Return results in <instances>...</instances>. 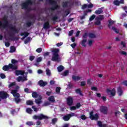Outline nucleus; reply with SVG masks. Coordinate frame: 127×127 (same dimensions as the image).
I'll return each mask as SVG.
<instances>
[{
  "label": "nucleus",
  "mask_w": 127,
  "mask_h": 127,
  "mask_svg": "<svg viewBox=\"0 0 127 127\" xmlns=\"http://www.w3.org/2000/svg\"><path fill=\"white\" fill-rule=\"evenodd\" d=\"M18 32H4L0 34V40H2L3 38L5 39L6 41L11 40V41H18L19 40V35H17V37L15 34Z\"/></svg>",
  "instance_id": "nucleus-1"
},
{
  "label": "nucleus",
  "mask_w": 127,
  "mask_h": 127,
  "mask_svg": "<svg viewBox=\"0 0 127 127\" xmlns=\"http://www.w3.org/2000/svg\"><path fill=\"white\" fill-rule=\"evenodd\" d=\"M0 28H2V29H6V28H9L10 30L12 31H15L16 28L15 26H13L11 23H10L8 21H2L0 20Z\"/></svg>",
  "instance_id": "nucleus-2"
},
{
  "label": "nucleus",
  "mask_w": 127,
  "mask_h": 127,
  "mask_svg": "<svg viewBox=\"0 0 127 127\" xmlns=\"http://www.w3.org/2000/svg\"><path fill=\"white\" fill-rule=\"evenodd\" d=\"M59 49H53L52 50V52L53 53L51 59L52 61L54 62H59Z\"/></svg>",
  "instance_id": "nucleus-3"
},
{
  "label": "nucleus",
  "mask_w": 127,
  "mask_h": 127,
  "mask_svg": "<svg viewBox=\"0 0 127 127\" xmlns=\"http://www.w3.org/2000/svg\"><path fill=\"white\" fill-rule=\"evenodd\" d=\"M27 16L30 19H32V21H28L26 22V25L27 27H30L31 25H33V24H34V23L35 22V20L36 19V17L33 14H29L27 15Z\"/></svg>",
  "instance_id": "nucleus-4"
},
{
  "label": "nucleus",
  "mask_w": 127,
  "mask_h": 127,
  "mask_svg": "<svg viewBox=\"0 0 127 127\" xmlns=\"http://www.w3.org/2000/svg\"><path fill=\"white\" fill-rule=\"evenodd\" d=\"M27 16L30 19H32V21H28L26 22V25L27 27H30L31 25H33V24H34V23L35 22V20L36 19V17L33 14H29L27 15Z\"/></svg>",
  "instance_id": "nucleus-5"
},
{
  "label": "nucleus",
  "mask_w": 127,
  "mask_h": 127,
  "mask_svg": "<svg viewBox=\"0 0 127 127\" xmlns=\"http://www.w3.org/2000/svg\"><path fill=\"white\" fill-rule=\"evenodd\" d=\"M49 3L53 6L51 8V10H55L59 8V5L57 4V1L55 0H48Z\"/></svg>",
  "instance_id": "nucleus-6"
},
{
  "label": "nucleus",
  "mask_w": 127,
  "mask_h": 127,
  "mask_svg": "<svg viewBox=\"0 0 127 127\" xmlns=\"http://www.w3.org/2000/svg\"><path fill=\"white\" fill-rule=\"evenodd\" d=\"M9 69L12 70H17V66L14 65L12 64H9L8 65H4L2 67L3 71H8Z\"/></svg>",
  "instance_id": "nucleus-7"
},
{
  "label": "nucleus",
  "mask_w": 127,
  "mask_h": 127,
  "mask_svg": "<svg viewBox=\"0 0 127 127\" xmlns=\"http://www.w3.org/2000/svg\"><path fill=\"white\" fill-rule=\"evenodd\" d=\"M33 120H39V121H41L42 120H48L49 118L48 116H45L42 114H40L39 115H34L33 116Z\"/></svg>",
  "instance_id": "nucleus-8"
},
{
  "label": "nucleus",
  "mask_w": 127,
  "mask_h": 127,
  "mask_svg": "<svg viewBox=\"0 0 127 127\" xmlns=\"http://www.w3.org/2000/svg\"><path fill=\"white\" fill-rule=\"evenodd\" d=\"M89 119L91 120L92 121H98L99 119V114L97 113L95 114L94 115V111H91L89 114Z\"/></svg>",
  "instance_id": "nucleus-9"
},
{
  "label": "nucleus",
  "mask_w": 127,
  "mask_h": 127,
  "mask_svg": "<svg viewBox=\"0 0 127 127\" xmlns=\"http://www.w3.org/2000/svg\"><path fill=\"white\" fill-rule=\"evenodd\" d=\"M33 3V1H32V0H27L26 2L22 3V8L27 9V8H28V6L32 5Z\"/></svg>",
  "instance_id": "nucleus-10"
},
{
  "label": "nucleus",
  "mask_w": 127,
  "mask_h": 127,
  "mask_svg": "<svg viewBox=\"0 0 127 127\" xmlns=\"http://www.w3.org/2000/svg\"><path fill=\"white\" fill-rule=\"evenodd\" d=\"M100 111L101 113H102L104 115H107L108 111H109V109L107 106H102L100 107Z\"/></svg>",
  "instance_id": "nucleus-11"
},
{
  "label": "nucleus",
  "mask_w": 127,
  "mask_h": 127,
  "mask_svg": "<svg viewBox=\"0 0 127 127\" xmlns=\"http://www.w3.org/2000/svg\"><path fill=\"white\" fill-rule=\"evenodd\" d=\"M82 37L83 39L81 41V46H83L84 47H86V42H87V38H88V35L87 34H84Z\"/></svg>",
  "instance_id": "nucleus-12"
},
{
  "label": "nucleus",
  "mask_w": 127,
  "mask_h": 127,
  "mask_svg": "<svg viewBox=\"0 0 127 127\" xmlns=\"http://www.w3.org/2000/svg\"><path fill=\"white\" fill-rule=\"evenodd\" d=\"M9 97V95L7 94V93L4 91H0V98L2 99L3 100L4 99H6Z\"/></svg>",
  "instance_id": "nucleus-13"
},
{
  "label": "nucleus",
  "mask_w": 127,
  "mask_h": 127,
  "mask_svg": "<svg viewBox=\"0 0 127 127\" xmlns=\"http://www.w3.org/2000/svg\"><path fill=\"white\" fill-rule=\"evenodd\" d=\"M25 73V71L24 70H16L15 71V74L16 76H19V75H21L23 76Z\"/></svg>",
  "instance_id": "nucleus-14"
},
{
  "label": "nucleus",
  "mask_w": 127,
  "mask_h": 127,
  "mask_svg": "<svg viewBox=\"0 0 127 127\" xmlns=\"http://www.w3.org/2000/svg\"><path fill=\"white\" fill-rule=\"evenodd\" d=\"M67 106H72L73 105V97L69 96L66 99Z\"/></svg>",
  "instance_id": "nucleus-15"
},
{
  "label": "nucleus",
  "mask_w": 127,
  "mask_h": 127,
  "mask_svg": "<svg viewBox=\"0 0 127 127\" xmlns=\"http://www.w3.org/2000/svg\"><path fill=\"white\" fill-rule=\"evenodd\" d=\"M107 93L109 94V93H111V96L112 97H115L116 96V89L115 88H113L112 90H110V89H107Z\"/></svg>",
  "instance_id": "nucleus-16"
},
{
  "label": "nucleus",
  "mask_w": 127,
  "mask_h": 127,
  "mask_svg": "<svg viewBox=\"0 0 127 127\" xmlns=\"http://www.w3.org/2000/svg\"><path fill=\"white\" fill-rule=\"evenodd\" d=\"M29 35V33L28 32H21L20 36H23L21 38V40H24L26 37H27Z\"/></svg>",
  "instance_id": "nucleus-17"
},
{
  "label": "nucleus",
  "mask_w": 127,
  "mask_h": 127,
  "mask_svg": "<svg viewBox=\"0 0 127 127\" xmlns=\"http://www.w3.org/2000/svg\"><path fill=\"white\" fill-rule=\"evenodd\" d=\"M11 93L14 97H16L17 98H19V97H20V95L19 93H17V90H11Z\"/></svg>",
  "instance_id": "nucleus-18"
},
{
  "label": "nucleus",
  "mask_w": 127,
  "mask_h": 127,
  "mask_svg": "<svg viewBox=\"0 0 127 127\" xmlns=\"http://www.w3.org/2000/svg\"><path fill=\"white\" fill-rule=\"evenodd\" d=\"M38 84L40 87H45L47 85V82L43 81L42 80H40L38 82Z\"/></svg>",
  "instance_id": "nucleus-19"
},
{
  "label": "nucleus",
  "mask_w": 127,
  "mask_h": 127,
  "mask_svg": "<svg viewBox=\"0 0 127 127\" xmlns=\"http://www.w3.org/2000/svg\"><path fill=\"white\" fill-rule=\"evenodd\" d=\"M84 34H87V37H89V38H96V35L92 33H88L87 32H85Z\"/></svg>",
  "instance_id": "nucleus-20"
},
{
  "label": "nucleus",
  "mask_w": 127,
  "mask_h": 127,
  "mask_svg": "<svg viewBox=\"0 0 127 127\" xmlns=\"http://www.w3.org/2000/svg\"><path fill=\"white\" fill-rule=\"evenodd\" d=\"M43 28L44 29H49V28H50L49 22H46L44 24Z\"/></svg>",
  "instance_id": "nucleus-21"
},
{
  "label": "nucleus",
  "mask_w": 127,
  "mask_h": 127,
  "mask_svg": "<svg viewBox=\"0 0 127 127\" xmlns=\"http://www.w3.org/2000/svg\"><path fill=\"white\" fill-rule=\"evenodd\" d=\"M39 99H35V103H37V105H39L42 103V101H41V100H42V96L41 95H39Z\"/></svg>",
  "instance_id": "nucleus-22"
},
{
  "label": "nucleus",
  "mask_w": 127,
  "mask_h": 127,
  "mask_svg": "<svg viewBox=\"0 0 127 127\" xmlns=\"http://www.w3.org/2000/svg\"><path fill=\"white\" fill-rule=\"evenodd\" d=\"M31 40H32V38H31V37H28L24 40V44H27L29 43V42H30L31 41Z\"/></svg>",
  "instance_id": "nucleus-23"
},
{
  "label": "nucleus",
  "mask_w": 127,
  "mask_h": 127,
  "mask_svg": "<svg viewBox=\"0 0 127 127\" xmlns=\"http://www.w3.org/2000/svg\"><path fill=\"white\" fill-rule=\"evenodd\" d=\"M16 51V48L13 46L10 47L9 53H13Z\"/></svg>",
  "instance_id": "nucleus-24"
},
{
  "label": "nucleus",
  "mask_w": 127,
  "mask_h": 127,
  "mask_svg": "<svg viewBox=\"0 0 127 127\" xmlns=\"http://www.w3.org/2000/svg\"><path fill=\"white\" fill-rule=\"evenodd\" d=\"M63 119L64 121L65 122H68V121H69V120H70V117L69 114H67L66 115H64L63 117Z\"/></svg>",
  "instance_id": "nucleus-25"
},
{
  "label": "nucleus",
  "mask_w": 127,
  "mask_h": 127,
  "mask_svg": "<svg viewBox=\"0 0 127 127\" xmlns=\"http://www.w3.org/2000/svg\"><path fill=\"white\" fill-rule=\"evenodd\" d=\"M117 92L119 94V96H122L123 95V89L122 88V87L119 86L117 89Z\"/></svg>",
  "instance_id": "nucleus-26"
},
{
  "label": "nucleus",
  "mask_w": 127,
  "mask_h": 127,
  "mask_svg": "<svg viewBox=\"0 0 127 127\" xmlns=\"http://www.w3.org/2000/svg\"><path fill=\"white\" fill-rule=\"evenodd\" d=\"M72 79L73 81H78V80H80V79H82V77H81L79 76H76L75 75H72Z\"/></svg>",
  "instance_id": "nucleus-27"
},
{
  "label": "nucleus",
  "mask_w": 127,
  "mask_h": 127,
  "mask_svg": "<svg viewBox=\"0 0 127 127\" xmlns=\"http://www.w3.org/2000/svg\"><path fill=\"white\" fill-rule=\"evenodd\" d=\"M32 96L34 99H36L39 97V95H38L36 91H34L32 93Z\"/></svg>",
  "instance_id": "nucleus-28"
},
{
  "label": "nucleus",
  "mask_w": 127,
  "mask_h": 127,
  "mask_svg": "<svg viewBox=\"0 0 127 127\" xmlns=\"http://www.w3.org/2000/svg\"><path fill=\"white\" fill-rule=\"evenodd\" d=\"M46 75L47 76H49V77H50V76H51V71L49 68H46Z\"/></svg>",
  "instance_id": "nucleus-29"
},
{
  "label": "nucleus",
  "mask_w": 127,
  "mask_h": 127,
  "mask_svg": "<svg viewBox=\"0 0 127 127\" xmlns=\"http://www.w3.org/2000/svg\"><path fill=\"white\" fill-rule=\"evenodd\" d=\"M57 69L58 72H62V71L64 70V67L63 66V65H61L57 67Z\"/></svg>",
  "instance_id": "nucleus-30"
},
{
  "label": "nucleus",
  "mask_w": 127,
  "mask_h": 127,
  "mask_svg": "<svg viewBox=\"0 0 127 127\" xmlns=\"http://www.w3.org/2000/svg\"><path fill=\"white\" fill-rule=\"evenodd\" d=\"M109 24H108V27H109V28L112 26V25H113V24H114L115 23V21H113L111 19L109 20L108 21Z\"/></svg>",
  "instance_id": "nucleus-31"
},
{
  "label": "nucleus",
  "mask_w": 127,
  "mask_h": 127,
  "mask_svg": "<svg viewBox=\"0 0 127 127\" xmlns=\"http://www.w3.org/2000/svg\"><path fill=\"white\" fill-rule=\"evenodd\" d=\"M48 100L50 102H51V103H54L55 102V98L53 96L49 97Z\"/></svg>",
  "instance_id": "nucleus-32"
},
{
  "label": "nucleus",
  "mask_w": 127,
  "mask_h": 127,
  "mask_svg": "<svg viewBox=\"0 0 127 127\" xmlns=\"http://www.w3.org/2000/svg\"><path fill=\"white\" fill-rule=\"evenodd\" d=\"M75 93L76 94H79L80 95V96H83V93H82V92L81 91V89L80 88H77L75 89Z\"/></svg>",
  "instance_id": "nucleus-33"
},
{
  "label": "nucleus",
  "mask_w": 127,
  "mask_h": 127,
  "mask_svg": "<svg viewBox=\"0 0 127 127\" xmlns=\"http://www.w3.org/2000/svg\"><path fill=\"white\" fill-rule=\"evenodd\" d=\"M33 101L31 100H28L26 101V105H27V106H32L33 105Z\"/></svg>",
  "instance_id": "nucleus-34"
},
{
  "label": "nucleus",
  "mask_w": 127,
  "mask_h": 127,
  "mask_svg": "<svg viewBox=\"0 0 127 127\" xmlns=\"http://www.w3.org/2000/svg\"><path fill=\"white\" fill-rule=\"evenodd\" d=\"M103 12V10L102 8H99L98 10L95 11L96 14H101Z\"/></svg>",
  "instance_id": "nucleus-35"
},
{
  "label": "nucleus",
  "mask_w": 127,
  "mask_h": 127,
  "mask_svg": "<svg viewBox=\"0 0 127 127\" xmlns=\"http://www.w3.org/2000/svg\"><path fill=\"white\" fill-rule=\"evenodd\" d=\"M26 112L27 114H32V109L30 108H27L26 110Z\"/></svg>",
  "instance_id": "nucleus-36"
},
{
  "label": "nucleus",
  "mask_w": 127,
  "mask_h": 127,
  "mask_svg": "<svg viewBox=\"0 0 127 127\" xmlns=\"http://www.w3.org/2000/svg\"><path fill=\"white\" fill-rule=\"evenodd\" d=\"M21 100L19 97H17L14 98V101L15 102L16 104H18L19 103H20Z\"/></svg>",
  "instance_id": "nucleus-37"
},
{
  "label": "nucleus",
  "mask_w": 127,
  "mask_h": 127,
  "mask_svg": "<svg viewBox=\"0 0 127 127\" xmlns=\"http://www.w3.org/2000/svg\"><path fill=\"white\" fill-rule=\"evenodd\" d=\"M113 3L114 4H115V5H117L118 6H119V5L121 4V3H120V1L118 0H114Z\"/></svg>",
  "instance_id": "nucleus-38"
},
{
  "label": "nucleus",
  "mask_w": 127,
  "mask_h": 127,
  "mask_svg": "<svg viewBox=\"0 0 127 127\" xmlns=\"http://www.w3.org/2000/svg\"><path fill=\"white\" fill-rule=\"evenodd\" d=\"M63 7H67L68 6V3H69L68 1L63 2Z\"/></svg>",
  "instance_id": "nucleus-39"
},
{
  "label": "nucleus",
  "mask_w": 127,
  "mask_h": 127,
  "mask_svg": "<svg viewBox=\"0 0 127 127\" xmlns=\"http://www.w3.org/2000/svg\"><path fill=\"white\" fill-rule=\"evenodd\" d=\"M97 125L99 127H105V125L102 124L101 121H98Z\"/></svg>",
  "instance_id": "nucleus-40"
},
{
  "label": "nucleus",
  "mask_w": 127,
  "mask_h": 127,
  "mask_svg": "<svg viewBox=\"0 0 127 127\" xmlns=\"http://www.w3.org/2000/svg\"><path fill=\"white\" fill-rule=\"evenodd\" d=\"M11 64H12V65H14V64H17V63H18V61H17L16 60H14V59H12L11 60Z\"/></svg>",
  "instance_id": "nucleus-41"
},
{
  "label": "nucleus",
  "mask_w": 127,
  "mask_h": 127,
  "mask_svg": "<svg viewBox=\"0 0 127 127\" xmlns=\"http://www.w3.org/2000/svg\"><path fill=\"white\" fill-rule=\"evenodd\" d=\"M61 90V88L60 87H58L56 88V92L57 94H60V90Z\"/></svg>",
  "instance_id": "nucleus-42"
},
{
  "label": "nucleus",
  "mask_w": 127,
  "mask_h": 127,
  "mask_svg": "<svg viewBox=\"0 0 127 127\" xmlns=\"http://www.w3.org/2000/svg\"><path fill=\"white\" fill-rule=\"evenodd\" d=\"M58 119L57 118H54L52 120V124L53 125H55L56 123H57Z\"/></svg>",
  "instance_id": "nucleus-43"
},
{
  "label": "nucleus",
  "mask_w": 127,
  "mask_h": 127,
  "mask_svg": "<svg viewBox=\"0 0 127 127\" xmlns=\"http://www.w3.org/2000/svg\"><path fill=\"white\" fill-rule=\"evenodd\" d=\"M94 43V40H88V45L89 46H92V44Z\"/></svg>",
  "instance_id": "nucleus-44"
},
{
  "label": "nucleus",
  "mask_w": 127,
  "mask_h": 127,
  "mask_svg": "<svg viewBox=\"0 0 127 127\" xmlns=\"http://www.w3.org/2000/svg\"><path fill=\"white\" fill-rule=\"evenodd\" d=\"M69 74V70H65L63 73V76H67Z\"/></svg>",
  "instance_id": "nucleus-45"
},
{
  "label": "nucleus",
  "mask_w": 127,
  "mask_h": 127,
  "mask_svg": "<svg viewBox=\"0 0 127 127\" xmlns=\"http://www.w3.org/2000/svg\"><path fill=\"white\" fill-rule=\"evenodd\" d=\"M36 52H37V53H40L41 52H42V48H38V49H37L36 50Z\"/></svg>",
  "instance_id": "nucleus-46"
},
{
  "label": "nucleus",
  "mask_w": 127,
  "mask_h": 127,
  "mask_svg": "<svg viewBox=\"0 0 127 127\" xmlns=\"http://www.w3.org/2000/svg\"><path fill=\"white\" fill-rule=\"evenodd\" d=\"M50 105V103L48 101H47L44 103V104L43 105V107H46L47 106H49Z\"/></svg>",
  "instance_id": "nucleus-47"
},
{
  "label": "nucleus",
  "mask_w": 127,
  "mask_h": 127,
  "mask_svg": "<svg viewBox=\"0 0 127 127\" xmlns=\"http://www.w3.org/2000/svg\"><path fill=\"white\" fill-rule=\"evenodd\" d=\"M4 44L6 47H9V46H10V43L9 42H4Z\"/></svg>",
  "instance_id": "nucleus-48"
},
{
  "label": "nucleus",
  "mask_w": 127,
  "mask_h": 127,
  "mask_svg": "<svg viewBox=\"0 0 127 127\" xmlns=\"http://www.w3.org/2000/svg\"><path fill=\"white\" fill-rule=\"evenodd\" d=\"M95 17H96V15L94 14L92 15L89 18V21H92V20H93V19H95Z\"/></svg>",
  "instance_id": "nucleus-49"
},
{
  "label": "nucleus",
  "mask_w": 127,
  "mask_h": 127,
  "mask_svg": "<svg viewBox=\"0 0 127 127\" xmlns=\"http://www.w3.org/2000/svg\"><path fill=\"white\" fill-rule=\"evenodd\" d=\"M0 77L1 79H5V75L4 73H0Z\"/></svg>",
  "instance_id": "nucleus-50"
},
{
  "label": "nucleus",
  "mask_w": 127,
  "mask_h": 127,
  "mask_svg": "<svg viewBox=\"0 0 127 127\" xmlns=\"http://www.w3.org/2000/svg\"><path fill=\"white\" fill-rule=\"evenodd\" d=\"M14 86H15V82H12L9 85L8 88H11V87H13Z\"/></svg>",
  "instance_id": "nucleus-51"
},
{
  "label": "nucleus",
  "mask_w": 127,
  "mask_h": 127,
  "mask_svg": "<svg viewBox=\"0 0 127 127\" xmlns=\"http://www.w3.org/2000/svg\"><path fill=\"white\" fill-rule=\"evenodd\" d=\"M7 18H8V16L7 15H4L3 17V21H7Z\"/></svg>",
  "instance_id": "nucleus-52"
},
{
  "label": "nucleus",
  "mask_w": 127,
  "mask_h": 127,
  "mask_svg": "<svg viewBox=\"0 0 127 127\" xmlns=\"http://www.w3.org/2000/svg\"><path fill=\"white\" fill-rule=\"evenodd\" d=\"M98 20H103V19H104V15H99V16L98 17Z\"/></svg>",
  "instance_id": "nucleus-53"
},
{
  "label": "nucleus",
  "mask_w": 127,
  "mask_h": 127,
  "mask_svg": "<svg viewBox=\"0 0 127 127\" xmlns=\"http://www.w3.org/2000/svg\"><path fill=\"white\" fill-rule=\"evenodd\" d=\"M87 7H88V4H84L82 5L81 8L82 9H85V8H87Z\"/></svg>",
  "instance_id": "nucleus-54"
},
{
  "label": "nucleus",
  "mask_w": 127,
  "mask_h": 127,
  "mask_svg": "<svg viewBox=\"0 0 127 127\" xmlns=\"http://www.w3.org/2000/svg\"><path fill=\"white\" fill-rule=\"evenodd\" d=\"M42 61V58L41 57H39L37 59L36 62L37 63H39V62H41Z\"/></svg>",
  "instance_id": "nucleus-55"
},
{
  "label": "nucleus",
  "mask_w": 127,
  "mask_h": 127,
  "mask_svg": "<svg viewBox=\"0 0 127 127\" xmlns=\"http://www.w3.org/2000/svg\"><path fill=\"white\" fill-rule=\"evenodd\" d=\"M34 59H35V56H31L29 57V60L30 61H33Z\"/></svg>",
  "instance_id": "nucleus-56"
},
{
  "label": "nucleus",
  "mask_w": 127,
  "mask_h": 127,
  "mask_svg": "<svg viewBox=\"0 0 127 127\" xmlns=\"http://www.w3.org/2000/svg\"><path fill=\"white\" fill-rule=\"evenodd\" d=\"M52 19L54 21H55L57 20V19H58V17L57 16H54L52 17Z\"/></svg>",
  "instance_id": "nucleus-57"
},
{
  "label": "nucleus",
  "mask_w": 127,
  "mask_h": 127,
  "mask_svg": "<svg viewBox=\"0 0 127 127\" xmlns=\"http://www.w3.org/2000/svg\"><path fill=\"white\" fill-rule=\"evenodd\" d=\"M32 108L34 110V112H36V113L38 112V108H36L35 106H33Z\"/></svg>",
  "instance_id": "nucleus-58"
},
{
  "label": "nucleus",
  "mask_w": 127,
  "mask_h": 127,
  "mask_svg": "<svg viewBox=\"0 0 127 127\" xmlns=\"http://www.w3.org/2000/svg\"><path fill=\"white\" fill-rule=\"evenodd\" d=\"M80 118L81 120H83V121H85V120H87V117H86V116H85V115H81Z\"/></svg>",
  "instance_id": "nucleus-59"
},
{
  "label": "nucleus",
  "mask_w": 127,
  "mask_h": 127,
  "mask_svg": "<svg viewBox=\"0 0 127 127\" xmlns=\"http://www.w3.org/2000/svg\"><path fill=\"white\" fill-rule=\"evenodd\" d=\"M17 81L18 82H20V81H22V76H19L17 78Z\"/></svg>",
  "instance_id": "nucleus-60"
},
{
  "label": "nucleus",
  "mask_w": 127,
  "mask_h": 127,
  "mask_svg": "<svg viewBox=\"0 0 127 127\" xmlns=\"http://www.w3.org/2000/svg\"><path fill=\"white\" fill-rule=\"evenodd\" d=\"M81 105L80 103H77L76 105H75V107L76 109H79L80 107H81Z\"/></svg>",
  "instance_id": "nucleus-61"
},
{
  "label": "nucleus",
  "mask_w": 127,
  "mask_h": 127,
  "mask_svg": "<svg viewBox=\"0 0 127 127\" xmlns=\"http://www.w3.org/2000/svg\"><path fill=\"white\" fill-rule=\"evenodd\" d=\"M80 86H81V87H84V86H86V82L85 81H82L80 83Z\"/></svg>",
  "instance_id": "nucleus-62"
},
{
  "label": "nucleus",
  "mask_w": 127,
  "mask_h": 127,
  "mask_svg": "<svg viewBox=\"0 0 127 127\" xmlns=\"http://www.w3.org/2000/svg\"><path fill=\"white\" fill-rule=\"evenodd\" d=\"M121 45L123 46V47H126V46H127V44H126V42H125L122 41Z\"/></svg>",
  "instance_id": "nucleus-63"
},
{
  "label": "nucleus",
  "mask_w": 127,
  "mask_h": 127,
  "mask_svg": "<svg viewBox=\"0 0 127 127\" xmlns=\"http://www.w3.org/2000/svg\"><path fill=\"white\" fill-rule=\"evenodd\" d=\"M27 126H33V122H28L26 123Z\"/></svg>",
  "instance_id": "nucleus-64"
}]
</instances>
